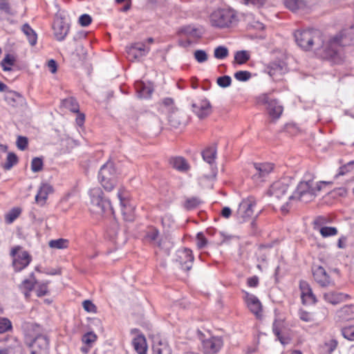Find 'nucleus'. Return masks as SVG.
<instances>
[{"instance_id":"nucleus-1","label":"nucleus","mask_w":354,"mask_h":354,"mask_svg":"<svg viewBox=\"0 0 354 354\" xmlns=\"http://www.w3.org/2000/svg\"><path fill=\"white\" fill-rule=\"evenodd\" d=\"M294 37L297 44L306 51L313 48L319 49L324 45L322 32L317 29L298 30L295 32Z\"/></svg>"},{"instance_id":"nucleus-2","label":"nucleus","mask_w":354,"mask_h":354,"mask_svg":"<svg viewBox=\"0 0 354 354\" xmlns=\"http://www.w3.org/2000/svg\"><path fill=\"white\" fill-rule=\"evenodd\" d=\"M91 198L90 210L91 212L102 215L113 213V207L109 198H105L103 191L100 187H95L89 191Z\"/></svg>"},{"instance_id":"nucleus-3","label":"nucleus","mask_w":354,"mask_h":354,"mask_svg":"<svg viewBox=\"0 0 354 354\" xmlns=\"http://www.w3.org/2000/svg\"><path fill=\"white\" fill-rule=\"evenodd\" d=\"M118 175L114 162L109 160L100 167L98 180L106 191L111 192L118 183Z\"/></svg>"},{"instance_id":"nucleus-4","label":"nucleus","mask_w":354,"mask_h":354,"mask_svg":"<svg viewBox=\"0 0 354 354\" xmlns=\"http://www.w3.org/2000/svg\"><path fill=\"white\" fill-rule=\"evenodd\" d=\"M236 21V13L230 9H218L214 11L210 15L211 25L216 28H228Z\"/></svg>"},{"instance_id":"nucleus-5","label":"nucleus","mask_w":354,"mask_h":354,"mask_svg":"<svg viewBox=\"0 0 354 354\" xmlns=\"http://www.w3.org/2000/svg\"><path fill=\"white\" fill-rule=\"evenodd\" d=\"M304 178L299 183L293 194L290 196V200L298 199L307 203L314 198L313 180L308 174L305 175Z\"/></svg>"},{"instance_id":"nucleus-6","label":"nucleus","mask_w":354,"mask_h":354,"mask_svg":"<svg viewBox=\"0 0 354 354\" xmlns=\"http://www.w3.org/2000/svg\"><path fill=\"white\" fill-rule=\"evenodd\" d=\"M351 44H354V25L349 29L341 32L330 40L328 56L334 57L337 54V50L333 46H346Z\"/></svg>"},{"instance_id":"nucleus-7","label":"nucleus","mask_w":354,"mask_h":354,"mask_svg":"<svg viewBox=\"0 0 354 354\" xmlns=\"http://www.w3.org/2000/svg\"><path fill=\"white\" fill-rule=\"evenodd\" d=\"M257 102L266 106L268 114L272 119H279L283 113V106L268 94L263 93L259 95L257 97Z\"/></svg>"},{"instance_id":"nucleus-8","label":"nucleus","mask_w":354,"mask_h":354,"mask_svg":"<svg viewBox=\"0 0 354 354\" xmlns=\"http://www.w3.org/2000/svg\"><path fill=\"white\" fill-rule=\"evenodd\" d=\"M194 260L192 250L189 248H180L175 254L174 261L178 263L180 268L185 271H189L192 269Z\"/></svg>"},{"instance_id":"nucleus-9","label":"nucleus","mask_w":354,"mask_h":354,"mask_svg":"<svg viewBox=\"0 0 354 354\" xmlns=\"http://www.w3.org/2000/svg\"><path fill=\"white\" fill-rule=\"evenodd\" d=\"M256 205V201L252 197L243 199L239 204L236 211V217L240 223L245 222L253 214V207Z\"/></svg>"},{"instance_id":"nucleus-10","label":"nucleus","mask_w":354,"mask_h":354,"mask_svg":"<svg viewBox=\"0 0 354 354\" xmlns=\"http://www.w3.org/2000/svg\"><path fill=\"white\" fill-rule=\"evenodd\" d=\"M253 166L254 171L252 178L256 183L264 181L274 169V165L270 162L254 163Z\"/></svg>"},{"instance_id":"nucleus-11","label":"nucleus","mask_w":354,"mask_h":354,"mask_svg":"<svg viewBox=\"0 0 354 354\" xmlns=\"http://www.w3.org/2000/svg\"><path fill=\"white\" fill-rule=\"evenodd\" d=\"M53 29L56 39L59 41H62L65 39L69 32L70 26L65 21L64 18L60 17L54 21Z\"/></svg>"},{"instance_id":"nucleus-12","label":"nucleus","mask_w":354,"mask_h":354,"mask_svg":"<svg viewBox=\"0 0 354 354\" xmlns=\"http://www.w3.org/2000/svg\"><path fill=\"white\" fill-rule=\"evenodd\" d=\"M223 342L221 337H212L202 342L204 354H216L223 346Z\"/></svg>"},{"instance_id":"nucleus-13","label":"nucleus","mask_w":354,"mask_h":354,"mask_svg":"<svg viewBox=\"0 0 354 354\" xmlns=\"http://www.w3.org/2000/svg\"><path fill=\"white\" fill-rule=\"evenodd\" d=\"M313 274L315 281L322 287L334 286V281L326 272L325 269L319 266L313 270Z\"/></svg>"},{"instance_id":"nucleus-14","label":"nucleus","mask_w":354,"mask_h":354,"mask_svg":"<svg viewBox=\"0 0 354 354\" xmlns=\"http://www.w3.org/2000/svg\"><path fill=\"white\" fill-rule=\"evenodd\" d=\"M299 288L301 290V299L304 304H315L317 302V297L307 281H300Z\"/></svg>"},{"instance_id":"nucleus-15","label":"nucleus","mask_w":354,"mask_h":354,"mask_svg":"<svg viewBox=\"0 0 354 354\" xmlns=\"http://www.w3.org/2000/svg\"><path fill=\"white\" fill-rule=\"evenodd\" d=\"M193 112L200 118L204 119L212 113V106L209 100L204 99L198 103H193Z\"/></svg>"},{"instance_id":"nucleus-16","label":"nucleus","mask_w":354,"mask_h":354,"mask_svg":"<svg viewBox=\"0 0 354 354\" xmlns=\"http://www.w3.org/2000/svg\"><path fill=\"white\" fill-rule=\"evenodd\" d=\"M144 239L153 246L161 249L163 248L162 239H160L159 230L153 226L147 227L144 235Z\"/></svg>"},{"instance_id":"nucleus-17","label":"nucleus","mask_w":354,"mask_h":354,"mask_svg":"<svg viewBox=\"0 0 354 354\" xmlns=\"http://www.w3.org/2000/svg\"><path fill=\"white\" fill-rule=\"evenodd\" d=\"M32 257L27 251L21 252L12 261L15 272H18L26 268L31 262Z\"/></svg>"},{"instance_id":"nucleus-18","label":"nucleus","mask_w":354,"mask_h":354,"mask_svg":"<svg viewBox=\"0 0 354 354\" xmlns=\"http://www.w3.org/2000/svg\"><path fill=\"white\" fill-rule=\"evenodd\" d=\"M245 301L250 310L256 316H259L262 311V305L259 299L254 295L243 291Z\"/></svg>"},{"instance_id":"nucleus-19","label":"nucleus","mask_w":354,"mask_h":354,"mask_svg":"<svg viewBox=\"0 0 354 354\" xmlns=\"http://www.w3.org/2000/svg\"><path fill=\"white\" fill-rule=\"evenodd\" d=\"M204 32L205 31L203 28H196L192 25H187L180 27L177 34L178 35H184L188 37L198 40L203 37Z\"/></svg>"},{"instance_id":"nucleus-20","label":"nucleus","mask_w":354,"mask_h":354,"mask_svg":"<svg viewBox=\"0 0 354 354\" xmlns=\"http://www.w3.org/2000/svg\"><path fill=\"white\" fill-rule=\"evenodd\" d=\"M288 185L282 180L273 183L268 191V194L277 198H281L287 192Z\"/></svg>"},{"instance_id":"nucleus-21","label":"nucleus","mask_w":354,"mask_h":354,"mask_svg":"<svg viewBox=\"0 0 354 354\" xmlns=\"http://www.w3.org/2000/svg\"><path fill=\"white\" fill-rule=\"evenodd\" d=\"M324 299L333 305H337L341 302L346 301L350 297L347 294L337 291H329L324 292L323 295Z\"/></svg>"},{"instance_id":"nucleus-22","label":"nucleus","mask_w":354,"mask_h":354,"mask_svg":"<svg viewBox=\"0 0 354 354\" xmlns=\"http://www.w3.org/2000/svg\"><path fill=\"white\" fill-rule=\"evenodd\" d=\"M53 192V187L48 183H42L35 196V201L40 205H44L49 194Z\"/></svg>"},{"instance_id":"nucleus-23","label":"nucleus","mask_w":354,"mask_h":354,"mask_svg":"<svg viewBox=\"0 0 354 354\" xmlns=\"http://www.w3.org/2000/svg\"><path fill=\"white\" fill-rule=\"evenodd\" d=\"M149 50V48H147L143 43H136L131 46L128 54L134 59H139L147 55Z\"/></svg>"},{"instance_id":"nucleus-24","label":"nucleus","mask_w":354,"mask_h":354,"mask_svg":"<svg viewBox=\"0 0 354 354\" xmlns=\"http://www.w3.org/2000/svg\"><path fill=\"white\" fill-rule=\"evenodd\" d=\"M135 88L138 97L140 98H148L150 97L153 91V87L149 84H146L142 81H137L135 82Z\"/></svg>"},{"instance_id":"nucleus-25","label":"nucleus","mask_w":354,"mask_h":354,"mask_svg":"<svg viewBox=\"0 0 354 354\" xmlns=\"http://www.w3.org/2000/svg\"><path fill=\"white\" fill-rule=\"evenodd\" d=\"M336 315L339 320L344 322L354 319V304L344 306L337 311Z\"/></svg>"},{"instance_id":"nucleus-26","label":"nucleus","mask_w":354,"mask_h":354,"mask_svg":"<svg viewBox=\"0 0 354 354\" xmlns=\"http://www.w3.org/2000/svg\"><path fill=\"white\" fill-rule=\"evenodd\" d=\"M268 73L273 78L277 75H281L286 71V66L283 62L277 61L271 62L268 68Z\"/></svg>"},{"instance_id":"nucleus-27","label":"nucleus","mask_w":354,"mask_h":354,"mask_svg":"<svg viewBox=\"0 0 354 354\" xmlns=\"http://www.w3.org/2000/svg\"><path fill=\"white\" fill-rule=\"evenodd\" d=\"M49 339L46 335H37L29 344V347L35 348L39 351H44L48 348Z\"/></svg>"},{"instance_id":"nucleus-28","label":"nucleus","mask_w":354,"mask_h":354,"mask_svg":"<svg viewBox=\"0 0 354 354\" xmlns=\"http://www.w3.org/2000/svg\"><path fill=\"white\" fill-rule=\"evenodd\" d=\"M132 344L138 354H147V346L146 339L143 335L140 334L134 337L132 341Z\"/></svg>"},{"instance_id":"nucleus-29","label":"nucleus","mask_w":354,"mask_h":354,"mask_svg":"<svg viewBox=\"0 0 354 354\" xmlns=\"http://www.w3.org/2000/svg\"><path fill=\"white\" fill-rule=\"evenodd\" d=\"M283 3L286 8L293 12L304 10L306 8L305 0H284Z\"/></svg>"},{"instance_id":"nucleus-30","label":"nucleus","mask_w":354,"mask_h":354,"mask_svg":"<svg viewBox=\"0 0 354 354\" xmlns=\"http://www.w3.org/2000/svg\"><path fill=\"white\" fill-rule=\"evenodd\" d=\"M216 143H214L202 151V156L203 160L210 165H212L216 159Z\"/></svg>"},{"instance_id":"nucleus-31","label":"nucleus","mask_w":354,"mask_h":354,"mask_svg":"<svg viewBox=\"0 0 354 354\" xmlns=\"http://www.w3.org/2000/svg\"><path fill=\"white\" fill-rule=\"evenodd\" d=\"M170 165L176 169L181 171L188 170L189 165L186 160L183 157L171 158L169 160Z\"/></svg>"},{"instance_id":"nucleus-32","label":"nucleus","mask_w":354,"mask_h":354,"mask_svg":"<svg viewBox=\"0 0 354 354\" xmlns=\"http://www.w3.org/2000/svg\"><path fill=\"white\" fill-rule=\"evenodd\" d=\"M339 163L342 164V166L339 168L335 178H338L341 176H345L354 172V160H351L346 163H343L342 160H339Z\"/></svg>"},{"instance_id":"nucleus-33","label":"nucleus","mask_w":354,"mask_h":354,"mask_svg":"<svg viewBox=\"0 0 354 354\" xmlns=\"http://www.w3.org/2000/svg\"><path fill=\"white\" fill-rule=\"evenodd\" d=\"M21 30L26 35L29 44L31 46H35L37 40V36L35 31L27 23L22 26Z\"/></svg>"},{"instance_id":"nucleus-34","label":"nucleus","mask_w":354,"mask_h":354,"mask_svg":"<svg viewBox=\"0 0 354 354\" xmlns=\"http://www.w3.org/2000/svg\"><path fill=\"white\" fill-rule=\"evenodd\" d=\"M153 354H171V350L165 340H160L153 346Z\"/></svg>"},{"instance_id":"nucleus-35","label":"nucleus","mask_w":354,"mask_h":354,"mask_svg":"<svg viewBox=\"0 0 354 354\" xmlns=\"http://www.w3.org/2000/svg\"><path fill=\"white\" fill-rule=\"evenodd\" d=\"M62 105L73 113H78L79 104L74 97H68L62 100Z\"/></svg>"},{"instance_id":"nucleus-36","label":"nucleus","mask_w":354,"mask_h":354,"mask_svg":"<svg viewBox=\"0 0 354 354\" xmlns=\"http://www.w3.org/2000/svg\"><path fill=\"white\" fill-rule=\"evenodd\" d=\"M15 62V58L10 54H6L5 57L1 62V66L4 71H10V66H13Z\"/></svg>"},{"instance_id":"nucleus-37","label":"nucleus","mask_w":354,"mask_h":354,"mask_svg":"<svg viewBox=\"0 0 354 354\" xmlns=\"http://www.w3.org/2000/svg\"><path fill=\"white\" fill-rule=\"evenodd\" d=\"M17 156L13 152H9L7 156L6 162L3 167L5 170H10L14 165L18 163Z\"/></svg>"},{"instance_id":"nucleus-38","label":"nucleus","mask_w":354,"mask_h":354,"mask_svg":"<svg viewBox=\"0 0 354 354\" xmlns=\"http://www.w3.org/2000/svg\"><path fill=\"white\" fill-rule=\"evenodd\" d=\"M68 241L62 238L50 240L49 241V246L51 248L64 249L68 247Z\"/></svg>"},{"instance_id":"nucleus-39","label":"nucleus","mask_w":354,"mask_h":354,"mask_svg":"<svg viewBox=\"0 0 354 354\" xmlns=\"http://www.w3.org/2000/svg\"><path fill=\"white\" fill-rule=\"evenodd\" d=\"M319 232L324 238L335 236L338 233L337 227L331 226L322 227L319 229Z\"/></svg>"},{"instance_id":"nucleus-40","label":"nucleus","mask_w":354,"mask_h":354,"mask_svg":"<svg viewBox=\"0 0 354 354\" xmlns=\"http://www.w3.org/2000/svg\"><path fill=\"white\" fill-rule=\"evenodd\" d=\"M21 210L19 207L12 208L5 217L6 222L8 224L13 223L20 215Z\"/></svg>"},{"instance_id":"nucleus-41","label":"nucleus","mask_w":354,"mask_h":354,"mask_svg":"<svg viewBox=\"0 0 354 354\" xmlns=\"http://www.w3.org/2000/svg\"><path fill=\"white\" fill-rule=\"evenodd\" d=\"M250 58V54L246 50L237 51L234 55V59L239 64L246 63Z\"/></svg>"},{"instance_id":"nucleus-42","label":"nucleus","mask_w":354,"mask_h":354,"mask_svg":"<svg viewBox=\"0 0 354 354\" xmlns=\"http://www.w3.org/2000/svg\"><path fill=\"white\" fill-rule=\"evenodd\" d=\"M12 330V324L10 320L6 317H0V334Z\"/></svg>"},{"instance_id":"nucleus-43","label":"nucleus","mask_w":354,"mask_h":354,"mask_svg":"<svg viewBox=\"0 0 354 354\" xmlns=\"http://www.w3.org/2000/svg\"><path fill=\"white\" fill-rule=\"evenodd\" d=\"M229 55V50L227 47L219 46L214 49V56L218 59H223Z\"/></svg>"},{"instance_id":"nucleus-44","label":"nucleus","mask_w":354,"mask_h":354,"mask_svg":"<svg viewBox=\"0 0 354 354\" xmlns=\"http://www.w3.org/2000/svg\"><path fill=\"white\" fill-rule=\"evenodd\" d=\"M44 160L41 157H35L31 161V170L33 172H39L43 169Z\"/></svg>"},{"instance_id":"nucleus-45","label":"nucleus","mask_w":354,"mask_h":354,"mask_svg":"<svg viewBox=\"0 0 354 354\" xmlns=\"http://www.w3.org/2000/svg\"><path fill=\"white\" fill-rule=\"evenodd\" d=\"M329 220L323 216H317L313 222V229L315 230H319L322 227H325L324 225L328 223Z\"/></svg>"},{"instance_id":"nucleus-46","label":"nucleus","mask_w":354,"mask_h":354,"mask_svg":"<svg viewBox=\"0 0 354 354\" xmlns=\"http://www.w3.org/2000/svg\"><path fill=\"white\" fill-rule=\"evenodd\" d=\"M343 337L350 341H354V325L344 327L342 329Z\"/></svg>"},{"instance_id":"nucleus-47","label":"nucleus","mask_w":354,"mask_h":354,"mask_svg":"<svg viewBox=\"0 0 354 354\" xmlns=\"http://www.w3.org/2000/svg\"><path fill=\"white\" fill-rule=\"evenodd\" d=\"M194 57L198 63H203L208 59V55L205 50L198 49L194 52Z\"/></svg>"},{"instance_id":"nucleus-48","label":"nucleus","mask_w":354,"mask_h":354,"mask_svg":"<svg viewBox=\"0 0 354 354\" xmlns=\"http://www.w3.org/2000/svg\"><path fill=\"white\" fill-rule=\"evenodd\" d=\"M201 203V201L197 197H192L189 198H187L185 202L184 207L187 210L193 209L196 208L199 204Z\"/></svg>"},{"instance_id":"nucleus-49","label":"nucleus","mask_w":354,"mask_h":354,"mask_svg":"<svg viewBox=\"0 0 354 354\" xmlns=\"http://www.w3.org/2000/svg\"><path fill=\"white\" fill-rule=\"evenodd\" d=\"M216 83L221 88H227L231 85L232 78L229 75L220 76L217 78Z\"/></svg>"},{"instance_id":"nucleus-50","label":"nucleus","mask_w":354,"mask_h":354,"mask_svg":"<svg viewBox=\"0 0 354 354\" xmlns=\"http://www.w3.org/2000/svg\"><path fill=\"white\" fill-rule=\"evenodd\" d=\"M97 339V335L93 332H88L85 333L82 338V342L89 347Z\"/></svg>"},{"instance_id":"nucleus-51","label":"nucleus","mask_w":354,"mask_h":354,"mask_svg":"<svg viewBox=\"0 0 354 354\" xmlns=\"http://www.w3.org/2000/svg\"><path fill=\"white\" fill-rule=\"evenodd\" d=\"M236 80L240 82H246L251 77V73L248 71H239L234 73Z\"/></svg>"},{"instance_id":"nucleus-52","label":"nucleus","mask_w":354,"mask_h":354,"mask_svg":"<svg viewBox=\"0 0 354 354\" xmlns=\"http://www.w3.org/2000/svg\"><path fill=\"white\" fill-rule=\"evenodd\" d=\"M17 147L20 150H25L28 145V140L25 136H19L17 139Z\"/></svg>"},{"instance_id":"nucleus-53","label":"nucleus","mask_w":354,"mask_h":354,"mask_svg":"<svg viewBox=\"0 0 354 354\" xmlns=\"http://www.w3.org/2000/svg\"><path fill=\"white\" fill-rule=\"evenodd\" d=\"M78 22L80 26L86 27L91 24L92 17L88 14H83L79 17Z\"/></svg>"},{"instance_id":"nucleus-54","label":"nucleus","mask_w":354,"mask_h":354,"mask_svg":"<svg viewBox=\"0 0 354 354\" xmlns=\"http://www.w3.org/2000/svg\"><path fill=\"white\" fill-rule=\"evenodd\" d=\"M83 308L88 313H96L97 307L91 300H85L82 303Z\"/></svg>"},{"instance_id":"nucleus-55","label":"nucleus","mask_w":354,"mask_h":354,"mask_svg":"<svg viewBox=\"0 0 354 354\" xmlns=\"http://www.w3.org/2000/svg\"><path fill=\"white\" fill-rule=\"evenodd\" d=\"M197 246L199 249H202L205 247L207 243V240L205 238L203 232H198L196 234Z\"/></svg>"},{"instance_id":"nucleus-56","label":"nucleus","mask_w":354,"mask_h":354,"mask_svg":"<svg viewBox=\"0 0 354 354\" xmlns=\"http://www.w3.org/2000/svg\"><path fill=\"white\" fill-rule=\"evenodd\" d=\"M35 282H32L30 279H26L22 282L23 287L28 291L30 292L34 289Z\"/></svg>"},{"instance_id":"nucleus-57","label":"nucleus","mask_w":354,"mask_h":354,"mask_svg":"<svg viewBox=\"0 0 354 354\" xmlns=\"http://www.w3.org/2000/svg\"><path fill=\"white\" fill-rule=\"evenodd\" d=\"M88 34V32L84 30H80L77 31L73 37V39L74 41L77 42L82 39H85L87 37V35Z\"/></svg>"},{"instance_id":"nucleus-58","label":"nucleus","mask_w":354,"mask_h":354,"mask_svg":"<svg viewBox=\"0 0 354 354\" xmlns=\"http://www.w3.org/2000/svg\"><path fill=\"white\" fill-rule=\"evenodd\" d=\"M243 1L245 5L252 4L257 7H261L265 4L264 0H243Z\"/></svg>"},{"instance_id":"nucleus-59","label":"nucleus","mask_w":354,"mask_h":354,"mask_svg":"<svg viewBox=\"0 0 354 354\" xmlns=\"http://www.w3.org/2000/svg\"><path fill=\"white\" fill-rule=\"evenodd\" d=\"M247 284L252 288H256L259 285V278L257 276H253L248 279Z\"/></svg>"},{"instance_id":"nucleus-60","label":"nucleus","mask_w":354,"mask_h":354,"mask_svg":"<svg viewBox=\"0 0 354 354\" xmlns=\"http://www.w3.org/2000/svg\"><path fill=\"white\" fill-rule=\"evenodd\" d=\"M47 66L49 68V71L52 73H55L57 71V64L55 60L51 59H50L48 63H47Z\"/></svg>"},{"instance_id":"nucleus-61","label":"nucleus","mask_w":354,"mask_h":354,"mask_svg":"<svg viewBox=\"0 0 354 354\" xmlns=\"http://www.w3.org/2000/svg\"><path fill=\"white\" fill-rule=\"evenodd\" d=\"M272 331L276 337H279L281 333L280 323L277 320H274L272 324Z\"/></svg>"},{"instance_id":"nucleus-62","label":"nucleus","mask_w":354,"mask_h":354,"mask_svg":"<svg viewBox=\"0 0 354 354\" xmlns=\"http://www.w3.org/2000/svg\"><path fill=\"white\" fill-rule=\"evenodd\" d=\"M0 10L4 11L7 14L12 15L10 4L8 2L2 1L0 3Z\"/></svg>"},{"instance_id":"nucleus-63","label":"nucleus","mask_w":354,"mask_h":354,"mask_svg":"<svg viewBox=\"0 0 354 354\" xmlns=\"http://www.w3.org/2000/svg\"><path fill=\"white\" fill-rule=\"evenodd\" d=\"M347 241V237L344 235H342L339 237L337 241V248L339 249H344L346 248V242Z\"/></svg>"},{"instance_id":"nucleus-64","label":"nucleus","mask_w":354,"mask_h":354,"mask_svg":"<svg viewBox=\"0 0 354 354\" xmlns=\"http://www.w3.org/2000/svg\"><path fill=\"white\" fill-rule=\"evenodd\" d=\"M48 292L47 286L46 285H41L37 290V295L38 297H43Z\"/></svg>"}]
</instances>
